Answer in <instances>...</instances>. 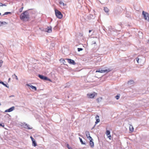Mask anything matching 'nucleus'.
Here are the masks:
<instances>
[{
    "mask_svg": "<svg viewBox=\"0 0 149 149\" xmlns=\"http://www.w3.org/2000/svg\"><path fill=\"white\" fill-rule=\"evenodd\" d=\"M30 16L27 10L23 12L20 16V18L22 20L27 21L30 18Z\"/></svg>",
    "mask_w": 149,
    "mask_h": 149,
    "instance_id": "obj_1",
    "label": "nucleus"
},
{
    "mask_svg": "<svg viewBox=\"0 0 149 149\" xmlns=\"http://www.w3.org/2000/svg\"><path fill=\"white\" fill-rule=\"evenodd\" d=\"M21 126L24 128L28 130H31L32 129V127L25 122L22 123Z\"/></svg>",
    "mask_w": 149,
    "mask_h": 149,
    "instance_id": "obj_2",
    "label": "nucleus"
},
{
    "mask_svg": "<svg viewBox=\"0 0 149 149\" xmlns=\"http://www.w3.org/2000/svg\"><path fill=\"white\" fill-rule=\"evenodd\" d=\"M56 15L57 17L59 19H61L63 17V15L61 12L57 9L55 10Z\"/></svg>",
    "mask_w": 149,
    "mask_h": 149,
    "instance_id": "obj_3",
    "label": "nucleus"
},
{
    "mask_svg": "<svg viewBox=\"0 0 149 149\" xmlns=\"http://www.w3.org/2000/svg\"><path fill=\"white\" fill-rule=\"evenodd\" d=\"M38 77L41 79H42L44 80H47L49 81H51L50 79L48 78L46 76H44L41 74H38Z\"/></svg>",
    "mask_w": 149,
    "mask_h": 149,
    "instance_id": "obj_4",
    "label": "nucleus"
},
{
    "mask_svg": "<svg viewBox=\"0 0 149 149\" xmlns=\"http://www.w3.org/2000/svg\"><path fill=\"white\" fill-rule=\"evenodd\" d=\"M142 15H143V17L145 20H147V17L148 18L149 17V14L144 11L142 12Z\"/></svg>",
    "mask_w": 149,
    "mask_h": 149,
    "instance_id": "obj_5",
    "label": "nucleus"
},
{
    "mask_svg": "<svg viewBox=\"0 0 149 149\" xmlns=\"http://www.w3.org/2000/svg\"><path fill=\"white\" fill-rule=\"evenodd\" d=\"M110 71L109 69H106L105 70H97L96 72H99L101 73H103L105 72H108Z\"/></svg>",
    "mask_w": 149,
    "mask_h": 149,
    "instance_id": "obj_6",
    "label": "nucleus"
},
{
    "mask_svg": "<svg viewBox=\"0 0 149 149\" xmlns=\"http://www.w3.org/2000/svg\"><path fill=\"white\" fill-rule=\"evenodd\" d=\"M66 59L67 60L68 62L70 64L73 65H75L76 64V63L74 60L69 58Z\"/></svg>",
    "mask_w": 149,
    "mask_h": 149,
    "instance_id": "obj_7",
    "label": "nucleus"
},
{
    "mask_svg": "<svg viewBox=\"0 0 149 149\" xmlns=\"http://www.w3.org/2000/svg\"><path fill=\"white\" fill-rule=\"evenodd\" d=\"M15 109V107L14 106L6 110L5 112H10L13 111Z\"/></svg>",
    "mask_w": 149,
    "mask_h": 149,
    "instance_id": "obj_8",
    "label": "nucleus"
},
{
    "mask_svg": "<svg viewBox=\"0 0 149 149\" xmlns=\"http://www.w3.org/2000/svg\"><path fill=\"white\" fill-rule=\"evenodd\" d=\"M26 85L30 87L32 89H33L35 91H36L37 90L36 87V86L31 85V84H27Z\"/></svg>",
    "mask_w": 149,
    "mask_h": 149,
    "instance_id": "obj_9",
    "label": "nucleus"
},
{
    "mask_svg": "<svg viewBox=\"0 0 149 149\" xmlns=\"http://www.w3.org/2000/svg\"><path fill=\"white\" fill-rule=\"evenodd\" d=\"M89 140L90 145L91 148H93L94 147V143L93 141V139L92 138V139H90Z\"/></svg>",
    "mask_w": 149,
    "mask_h": 149,
    "instance_id": "obj_10",
    "label": "nucleus"
},
{
    "mask_svg": "<svg viewBox=\"0 0 149 149\" xmlns=\"http://www.w3.org/2000/svg\"><path fill=\"white\" fill-rule=\"evenodd\" d=\"M85 134L87 138L89 139H92V138L90 136L89 132L88 131H86Z\"/></svg>",
    "mask_w": 149,
    "mask_h": 149,
    "instance_id": "obj_11",
    "label": "nucleus"
},
{
    "mask_svg": "<svg viewBox=\"0 0 149 149\" xmlns=\"http://www.w3.org/2000/svg\"><path fill=\"white\" fill-rule=\"evenodd\" d=\"M47 30H45V31L48 33H50L52 31V27L51 26H48L47 29Z\"/></svg>",
    "mask_w": 149,
    "mask_h": 149,
    "instance_id": "obj_12",
    "label": "nucleus"
},
{
    "mask_svg": "<svg viewBox=\"0 0 149 149\" xmlns=\"http://www.w3.org/2000/svg\"><path fill=\"white\" fill-rule=\"evenodd\" d=\"M87 97L91 98H93L95 96V95L93 93L92 94H87Z\"/></svg>",
    "mask_w": 149,
    "mask_h": 149,
    "instance_id": "obj_13",
    "label": "nucleus"
},
{
    "mask_svg": "<svg viewBox=\"0 0 149 149\" xmlns=\"http://www.w3.org/2000/svg\"><path fill=\"white\" fill-rule=\"evenodd\" d=\"M99 116L98 115H97L95 117L96 119V121L95 122V124H96L98 123L100 121V119L99 118Z\"/></svg>",
    "mask_w": 149,
    "mask_h": 149,
    "instance_id": "obj_14",
    "label": "nucleus"
},
{
    "mask_svg": "<svg viewBox=\"0 0 149 149\" xmlns=\"http://www.w3.org/2000/svg\"><path fill=\"white\" fill-rule=\"evenodd\" d=\"M88 18L89 19H93L95 18L94 16L92 15V14H89L88 16Z\"/></svg>",
    "mask_w": 149,
    "mask_h": 149,
    "instance_id": "obj_15",
    "label": "nucleus"
},
{
    "mask_svg": "<svg viewBox=\"0 0 149 149\" xmlns=\"http://www.w3.org/2000/svg\"><path fill=\"white\" fill-rule=\"evenodd\" d=\"M0 84H2L5 87H7L8 88H9V86L7 85V84H5L3 82L0 80Z\"/></svg>",
    "mask_w": 149,
    "mask_h": 149,
    "instance_id": "obj_16",
    "label": "nucleus"
},
{
    "mask_svg": "<svg viewBox=\"0 0 149 149\" xmlns=\"http://www.w3.org/2000/svg\"><path fill=\"white\" fill-rule=\"evenodd\" d=\"M134 81L132 80H130L128 82L127 84L129 85H131L134 84Z\"/></svg>",
    "mask_w": 149,
    "mask_h": 149,
    "instance_id": "obj_17",
    "label": "nucleus"
},
{
    "mask_svg": "<svg viewBox=\"0 0 149 149\" xmlns=\"http://www.w3.org/2000/svg\"><path fill=\"white\" fill-rule=\"evenodd\" d=\"M79 139L80 141L82 144H83V145L86 144V143H85V141L84 142H83V141H82L81 138L80 137H79Z\"/></svg>",
    "mask_w": 149,
    "mask_h": 149,
    "instance_id": "obj_18",
    "label": "nucleus"
},
{
    "mask_svg": "<svg viewBox=\"0 0 149 149\" xmlns=\"http://www.w3.org/2000/svg\"><path fill=\"white\" fill-rule=\"evenodd\" d=\"M7 23L5 22H0V26H2L3 24H7Z\"/></svg>",
    "mask_w": 149,
    "mask_h": 149,
    "instance_id": "obj_19",
    "label": "nucleus"
},
{
    "mask_svg": "<svg viewBox=\"0 0 149 149\" xmlns=\"http://www.w3.org/2000/svg\"><path fill=\"white\" fill-rule=\"evenodd\" d=\"M59 3L61 6H65L66 5V4H65L62 1H60Z\"/></svg>",
    "mask_w": 149,
    "mask_h": 149,
    "instance_id": "obj_20",
    "label": "nucleus"
},
{
    "mask_svg": "<svg viewBox=\"0 0 149 149\" xmlns=\"http://www.w3.org/2000/svg\"><path fill=\"white\" fill-rule=\"evenodd\" d=\"M32 145L34 147H35L37 146V143L36 142L35 140L32 141Z\"/></svg>",
    "mask_w": 149,
    "mask_h": 149,
    "instance_id": "obj_21",
    "label": "nucleus"
},
{
    "mask_svg": "<svg viewBox=\"0 0 149 149\" xmlns=\"http://www.w3.org/2000/svg\"><path fill=\"white\" fill-rule=\"evenodd\" d=\"M104 10L106 13H108L109 9L107 7H104Z\"/></svg>",
    "mask_w": 149,
    "mask_h": 149,
    "instance_id": "obj_22",
    "label": "nucleus"
},
{
    "mask_svg": "<svg viewBox=\"0 0 149 149\" xmlns=\"http://www.w3.org/2000/svg\"><path fill=\"white\" fill-rule=\"evenodd\" d=\"M110 132L109 130H107L106 132V134L107 136L110 135Z\"/></svg>",
    "mask_w": 149,
    "mask_h": 149,
    "instance_id": "obj_23",
    "label": "nucleus"
},
{
    "mask_svg": "<svg viewBox=\"0 0 149 149\" xmlns=\"http://www.w3.org/2000/svg\"><path fill=\"white\" fill-rule=\"evenodd\" d=\"M60 61L63 64H64V63L65 62V61L63 58H61L60 60Z\"/></svg>",
    "mask_w": 149,
    "mask_h": 149,
    "instance_id": "obj_24",
    "label": "nucleus"
},
{
    "mask_svg": "<svg viewBox=\"0 0 149 149\" xmlns=\"http://www.w3.org/2000/svg\"><path fill=\"white\" fill-rule=\"evenodd\" d=\"M11 13L10 12H6L4 13V14H3V15H7L9 14H11Z\"/></svg>",
    "mask_w": 149,
    "mask_h": 149,
    "instance_id": "obj_25",
    "label": "nucleus"
},
{
    "mask_svg": "<svg viewBox=\"0 0 149 149\" xmlns=\"http://www.w3.org/2000/svg\"><path fill=\"white\" fill-rule=\"evenodd\" d=\"M66 147L68 149H71V148L70 146L68 144H67L66 145Z\"/></svg>",
    "mask_w": 149,
    "mask_h": 149,
    "instance_id": "obj_26",
    "label": "nucleus"
},
{
    "mask_svg": "<svg viewBox=\"0 0 149 149\" xmlns=\"http://www.w3.org/2000/svg\"><path fill=\"white\" fill-rule=\"evenodd\" d=\"M115 98L117 100H118L120 98V96H119V95H117L115 96Z\"/></svg>",
    "mask_w": 149,
    "mask_h": 149,
    "instance_id": "obj_27",
    "label": "nucleus"
},
{
    "mask_svg": "<svg viewBox=\"0 0 149 149\" xmlns=\"http://www.w3.org/2000/svg\"><path fill=\"white\" fill-rule=\"evenodd\" d=\"M13 76H14L15 77V79L17 80H18V78L17 77L15 74H14V75H13Z\"/></svg>",
    "mask_w": 149,
    "mask_h": 149,
    "instance_id": "obj_28",
    "label": "nucleus"
},
{
    "mask_svg": "<svg viewBox=\"0 0 149 149\" xmlns=\"http://www.w3.org/2000/svg\"><path fill=\"white\" fill-rule=\"evenodd\" d=\"M78 51V52H80L83 50V49L82 48H79L77 49Z\"/></svg>",
    "mask_w": 149,
    "mask_h": 149,
    "instance_id": "obj_29",
    "label": "nucleus"
},
{
    "mask_svg": "<svg viewBox=\"0 0 149 149\" xmlns=\"http://www.w3.org/2000/svg\"><path fill=\"white\" fill-rule=\"evenodd\" d=\"M96 41L95 40L93 41H92V45L96 44Z\"/></svg>",
    "mask_w": 149,
    "mask_h": 149,
    "instance_id": "obj_30",
    "label": "nucleus"
},
{
    "mask_svg": "<svg viewBox=\"0 0 149 149\" xmlns=\"http://www.w3.org/2000/svg\"><path fill=\"white\" fill-rule=\"evenodd\" d=\"M3 63V61L2 60H0V67H1L2 65V63Z\"/></svg>",
    "mask_w": 149,
    "mask_h": 149,
    "instance_id": "obj_31",
    "label": "nucleus"
},
{
    "mask_svg": "<svg viewBox=\"0 0 149 149\" xmlns=\"http://www.w3.org/2000/svg\"><path fill=\"white\" fill-rule=\"evenodd\" d=\"M139 58H136V61L138 63H139Z\"/></svg>",
    "mask_w": 149,
    "mask_h": 149,
    "instance_id": "obj_32",
    "label": "nucleus"
},
{
    "mask_svg": "<svg viewBox=\"0 0 149 149\" xmlns=\"http://www.w3.org/2000/svg\"><path fill=\"white\" fill-rule=\"evenodd\" d=\"M31 138V140L32 141H35V140L31 136V137H30Z\"/></svg>",
    "mask_w": 149,
    "mask_h": 149,
    "instance_id": "obj_33",
    "label": "nucleus"
},
{
    "mask_svg": "<svg viewBox=\"0 0 149 149\" xmlns=\"http://www.w3.org/2000/svg\"><path fill=\"white\" fill-rule=\"evenodd\" d=\"M0 126L2 127H4V124L0 123Z\"/></svg>",
    "mask_w": 149,
    "mask_h": 149,
    "instance_id": "obj_34",
    "label": "nucleus"
},
{
    "mask_svg": "<svg viewBox=\"0 0 149 149\" xmlns=\"http://www.w3.org/2000/svg\"><path fill=\"white\" fill-rule=\"evenodd\" d=\"M103 29L105 32H107V29H106L104 27L103 28Z\"/></svg>",
    "mask_w": 149,
    "mask_h": 149,
    "instance_id": "obj_35",
    "label": "nucleus"
},
{
    "mask_svg": "<svg viewBox=\"0 0 149 149\" xmlns=\"http://www.w3.org/2000/svg\"><path fill=\"white\" fill-rule=\"evenodd\" d=\"M7 4V3H4V4L2 3V6H6Z\"/></svg>",
    "mask_w": 149,
    "mask_h": 149,
    "instance_id": "obj_36",
    "label": "nucleus"
},
{
    "mask_svg": "<svg viewBox=\"0 0 149 149\" xmlns=\"http://www.w3.org/2000/svg\"><path fill=\"white\" fill-rule=\"evenodd\" d=\"M23 7H22V8H21L20 10H19V11L20 12H21L22 10H23Z\"/></svg>",
    "mask_w": 149,
    "mask_h": 149,
    "instance_id": "obj_37",
    "label": "nucleus"
},
{
    "mask_svg": "<svg viewBox=\"0 0 149 149\" xmlns=\"http://www.w3.org/2000/svg\"><path fill=\"white\" fill-rule=\"evenodd\" d=\"M108 136V137L110 139H111L110 138H111V136L110 135H109L108 136Z\"/></svg>",
    "mask_w": 149,
    "mask_h": 149,
    "instance_id": "obj_38",
    "label": "nucleus"
},
{
    "mask_svg": "<svg viewBox=\"0 0 149 149\" xmlns=\"http://www.w3.org/2000/svg\"><path fill=\"white\" fill-rule=\"evenodd\" d=\"M132 130H131L130 128V131H133L134 130V128L133 127H132Z\"/></svg>",
    "mask_w": 149,
    "mask_h": 149,
    "instance_id": "obj_39",
    "label": "nucleus"
},
{
    "mask_svg": "<svg viewBox=\"0 0 149 149\" xmlns=\"http://www.w3.org/2000/svg\"><path fill=\"white\" fill-rule=\"evenodd\" d=\"M1 6H2V3H0V7Z\"/></svg>",
    "mask_w": 149,
    "mask_h": 149,
    "instance_id": "obj_40",
    "label": "nucleus"
},
{
    "mask_svg": "<svg viewBox=\"0 0 149 149\" xmlns=\"http://www.w3.org/2000/svg\"><path fill=\"white\" fill-rule=\"evenodd\" d=\"M10 80V78H9L8 79V81L9 82Z\"/></svg>",
    "mask_w": 149,
    "mask_h": 149,
    "instance_id": "obj_41",
    "label": "nucleus"
},
{
    "mask_svg": "<svg viewBox=\"0 0 149 149\" xmlns=\"http://www.w3.org/2000/svg\"><path fill=\"white\" fill-rule=\"evenodd\" d=\"M91 31H91V30H89V33H90Z\"/></svg>",
    "mask_w": 149,
    "mask_h": 149,
    "instance_id": "obj_42",
    "label": "nucleus"
},
{
    "mask_svg": "<svg viewBox=\"0 0 149 149\" xmlns=\"http://www.w3.org/2000/svg\"><path fill=\"white\" fill-rule=\"evenodd\" d=\"M148 22H149V17H148Z\"/></svg>",
    "mask_w": 149,
    "mask_h": 149,
    "instance_id": "obj_43",
    "label": "nucleus"
},
{
    "mask_svg": "<svg viewBox=\"0 0 149 149\" xmlns=\"http://www.w3.org/2000/svg\"><path fill=\"white\" fill-rule=\"evenodd\" d=\"M111 28V26H110L109 27V29H110V28Z\"/></svg>",
    "mask_w": 149,
    "mask_h": 149,
    "instance_id": "obj_44",
    "label": "nucleus"
},
{
    "mask_svg": "<svg viewBox=\"0 0 149 149\" xmlns=\"http://www.w3.org/2000/svg\"><path fill=\"white\" fill-rule=\"evenodd\" d=\"M71 149H72L71 148Z\"/></svg>",
    "mask_w": 149,
    "mask_h": 149,
    "instance_id": "obj_45",
    "label": "nucleus"
}]
</instances>
